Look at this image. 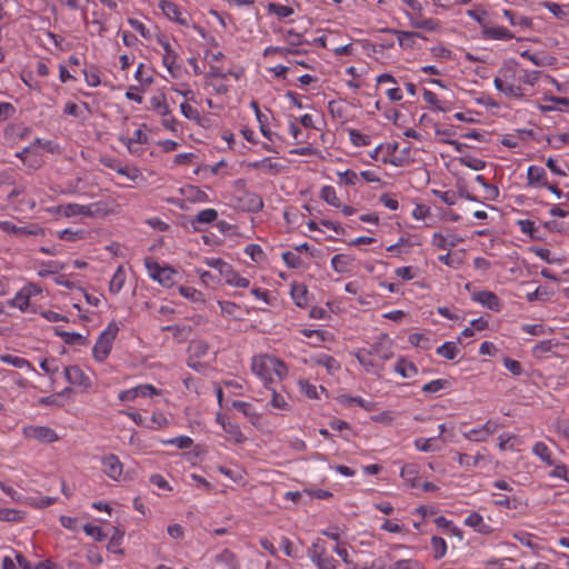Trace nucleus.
Wrapping results in <instances>:
<instances>
[{"label":"nucleus","instance_id":"obj_1","mask_svg":"<svg viewBox=\"0 0 569 569\" xmlns=\"http://www.w3.org/2000/svg\"><path fill=\"white\" fill-rule=\"evenodd\" d=\"M322 49L326 50L322 73H340V68L355 54L353 44L347 37L327 29H322Z\"/></svg>","mask_w":569,"mask_h":569},{"label":"nucleus","instance_id":"obj_2","mask_svg":"<svg viewBox=\"0 0 569 569\" xmlns=\"http://www.w3.org/2000/svg\"><path fill=\"white\" fill-rule=\"evenodd\" d=\"M251 370L266 388H271V385L282 381L288 376L286 363L279 358L267 353L252 358Z\"/></svg>","mask_w":569,"mask_h":569},{"label":"nucleus","instance_id":"obj_3","mask_svg":"<svg viewBox=\"0 0 569 569\" xmlns=\"http://www.w3.org/2000/svg\"><path fill=\"white\" fill-rule=\"evenodd\" d=\"M118 210L119 206L113 200H100L88 204L70 202L58 206L59 213L68 219L104 218L118 212Z\"/></svg>","mask_w":569,"mask_h":569},{"label":"nucleus","instance_id":"obj_4","mask_svg":"<svg viewBox=\"0 0 569 569\" xmlns=\"http://www.w3.org/2000/svg\"><path fill=\"white\" fill-rule=\"evenodd\" d=\"M517 76L518 63L515 60H507L498 70L493 86L506 97L521 99L525 97V92L522 87L516 83Z\"/></svg>","mask_w":569,"mask_h":569},{"label":"nucleus","instance_id":"obj_5","mask_svg":"<svg viewBox=\"0 0 569 569\" xmlns=\"http://www.w3.org/2000/svg\"><path fill=\"white\" fill-rule=\"evenodd\" d=\"M42 287L34 282H28L7 301V305L22 313H38L40 309L38 298L42 297Z\"/></svg>","mask_w":569,"mask_h":569},{"label":"nucleus","instance_id":"obj_6","mask_svg":"<svg viewBox=\"0 0 569 569\" xmlns=\"http://www.w3.org/2000/svg\"><path fill=\"white\" fill-rule=\"evenodd\" d=\"M326 536V540L322 541V569H336L338 561L325 557L327 553L336 552L346 563H349V552L347 543L341 539V532L335 531H322Z\"/></svg>","mask_w":569,"mask_h":569},{"label":"nucleus","instance_id":"obj_7","mask_svg":"<svg viewBox=\"0 0 569 569\" xmlns=\"http://www.w3.org/2000/svg\"><path fill=\"white\" fill-rule=\"evenodd\" d=\"M144 267L148 276L163 288L170 289L178 282L179 271L169 264H161L158 261L147 258Z\"/></svg>","mask_w":569,"mask_h":569},{"label":"nucleus","instance_id":"obj_8","mask_svg":"<svg viewBox=\"0 0 569 569\" xmlns=\"http://www.w3.org/2000/svg\"><path fill=\"white\" fill-rule=\"evenodd\" d=\"M119 330L118 323L116 321H111L100 332L92 348V358L97 362L101 363L109 357Z\"/></svg>","mask_w":569,"mask_h":569},{"label":"nucleus","instance_id":"obj_9","mask_svg":"<svg viewBox=\"0 0 569 569\" xmlns=\"http://www.w3.org/2000/svg\"><path fill=\"white\" fill-rule=\"evenodd\" d=\"M159 8L170 21L186 28L192 27L202 37H204V29L199 26L192 24L190 13L187 10L182 9L179 4L170 0H161L159 2Z\"/></svg>","mask_w":569,"mask_h":569},{"label":"nucleus","instance_id":"obj_10","mask_svg":"<svg viewBox=\"0 0 569 569\" xmlns=\"http://www.w3.org/2000/svg\"><path fill=\"white\" fill-rule=\"evenodd\" d=\"M533 107L541 113L569 112V98L543 92L533 101Z\"/></svg>","mask_w":569,"mask_h":569},{"label":"nucleus","instance_id":"obj_11","mask_svg":"<svg viewBox=\"0 0 569 569\" xmlns=\"http://www.w3.org/2000/svg\"><path fill=\"white\" fill-rule=\"evenodd\" d=\"M0 230L10 237L24 239L28 237H43L46 230L37 223L17 226L9 220H0Z\"/></svg>","mask_w":569,"mask_h":569},{"label":"nucleus","instance_id":"obj_12","mask_svg":"<svg viewBox=\"0 0 569 569\" xmlns=\"http://www.w3.org/2000/svg\"><path fill=\"white\" fill-rule=\"evenodd\" d=\"M466 289L470 291V299L482 306L486 309H489L493 312H500L502 310V302L500 298L492 291L489 290H473L471 291V283L466 284Z\"/></svg>","mask_w":569,"mask_h":569},{"label":"nucleus","instance_id":"obj_13","mask_svg":"<svg viewBox=\"0 0 569 569\" xmlns=\"http://www.w3.org/2000/svg\"><path fill=\"white\" fill-rule=\"evenodd\" d=\"M500 428H502V425L499 420L488 419L483 425L463 432V437L473 442H482L496 433Z\"/></svg>","mask_w":569,"mask_h":569},{"label":"nucleus","instance_id":"obj_14","mask_svg":"<svg viewBox=\"0 0 569 569\" xmlns=\"http://www.w3.org/2000/svg\"><path fill=\"white\" fill-rule=\"evenodd\" d=\"M463 239L451 229H442L432 234L431 246L440 250L449 251L451 248L458 246Z\"/></svg>","mask_w":569,"mask_h":569},{"label":"nucleus","instance_id":"obj_15","mask_svg":"<svg viewBox=\"0 0 569 569\" xmlns=\"http://www.w3.org/2000/svg\"><path fill=\"white\" fill-rule=\"evenodd\" d=\"M22 432L27 439L37 440L42 443H51L59 439L53 429L44 426H27Z\"/></svg>","mask_w":569,"mask_h":569},{"label":"nucleus","instance_id":"obj_16","mask_svg":"<svg viewBox=\"0 0 569 569\" xmlns=\"http://www.w3.org/2000/svg\"><path fill=\"white\" fill-rule=\"evenodd\" d=\"M377 86L390 84L386 89L385 94L391 102H399L403 99L401 88L398 86L399 81L391 73H381L376 78Z\"/></svg>","mask_w":569,"mask_h":569},{"label":"nucleus","instance_id":"obj_17","mask_svg":"<svg viewBox=\"0 0 569 569\" xmlns=\"http://www.w3.org/2000/svg\"><path fill=\"white\" fill-rule=\"evenodd\" d=\"M102 470L107 477L114 481L123 479V463L118 456L110 453L101 460Z\"/></svg>","mask_w":569,"mask_h":569},{"label":"nucleus","instance_id":"obj_18","mask_svg":"<svg viewBox=\"0 0 569 569\" xmlns=\"http://www.w3.org/2000/svg\"><path fill=\"white\" fill-rule=\"evenodd\" d=\"M526 179L527 188L531 189H543L549 182L546 169L536 164L527 168Z\"/></svg>","mask_w":569,"mask_h":569},{"label":"nucleus","instance_id":"obj_19","mask_svg":"<svg viewBox=\"0 0 569 569\" xmlns=\"http://www.w3.org/2000/svg\"><path fill=\"white\" fill-rule=\"evenodd\" d=\"M481 38L490 41H509L515 38L511 30L503 26H496L488 22L481 30Z\"/></svg>","mask_w":569,"mask_h":569},{"label":"nucleus","instance_id":"obj_20","mask_svg":"<svg viewBox=\"0 0 569 569\" xmlns=\"http://www.w3.org/2000/svg\"><path fill=\"white\" fill-rule=\"evenodd\" d=\"M463 525L468 528H471L475 532L482 536H490L493 533L495 529L492 526L485 521L482 515L477 511L470 512L465 519Z\"/></svg>","mask_w":569,"mask_h":569},{"label":"nucleus","instance_id":"obj_21","mask_svg":"<svg viewBox=\"0 0 569 569\" xmlns=\"http://www.w3.org/2000/svg\"><path fill=\"white\" fill-rule=\"evenodd\" d=\"M66 379L74 386L89 388L92 382L84 371L78 366H69L64 368Z\"/></svg>","mask_w":569,"mask_h":569},{"label":"nucleus","instance_id":"obj_22","mask_svg":"<svg viewBox=\"0 0 569 569\" xmlns=\"http://www.w3.org/2000/svg\"><path fill=\"white\" fill-rule=\"evenodd\" d=\"M407 17L410 20L411 27L416 29H422L429 32H436L441 29V22L435 18H422L419 16H409V11H406Z\"/></svg>","mask_w":569,"mask_h":569},{"label":"nucleus","instance_id":"obj_23","mask_svg":"<svg viewBox=\"0 0 569 569\" xmlns=\"http://www.w3.org/2000/svg\"><path fill=\"white\" fill-rule=\"evenodd\" d=\"M530 251L536 257H538L539 259H541L542 261H545L549 264L562 266L565 262V259L561 254L553 252L546 247L533 246L530 248Z\"/></svg>","mask_w":569,"mask_h":569},{"label":"nucleus","instance_id":"obj_24","mask_svg":"<svg viewBox=\"0 0 569 569\" xmlns=\"http://www.w3.org/2000/svg\"><path fill=\"white\" fill-rule=\"evenodd\" d=\"M322 173L326 174L328 179H333L331 173H335L338 177V183L339 184H346V186H355L358 182L359 176L352 170H345V171H335L330 169L329 167H325L322 170Z\"/></svg>","mask_w":569,"mask_h":569},{"label":"nucleus","instance_id":"obj_25","mask_svg":"<svg viewBox=\"0 0 569 569\" xmlns=\"http://www.w3.org/2000/svg\"><path fill=\"white\" fill-rule=\"evenodd\" d=\"M420 467L417 463H406L400 471V477L410 488L420 487Z\"/></svg>","mask_w":569,"mask_h":569},{"label":"nucleus","instance_id":"obj_26","mask_svg":"<svg viewBox=\"0 0 569 569\" xmlns=\"http://www.w3.org/2000/svg\"><path fill=\"white\" fill-rule=\"evenodd\" d=\"M182 197L192 203H204L209 201L208 194L197 186H184L180 188Z\"/></svg>","mask_w":569,"mask_h":569},{"label":"nucleus","instance_id":"obj_27","mask_svg":"<svg viewBox=\"0 0 569 569\" xmlns=\"http://www.w3.org/2000/svg\"><path fill=\"white\" fill-rule=\"evenodd\" d=\"M435 523L438 528H440L446 535L456 537L459 541L463 540L462 530L457 527L451 520L447 519L443 516H439L435 519Z\"/></svg>","mask_w":569,"mask_h":569},{"label":"nucleus","instance_id":"obj_28","mask_svg":"<svg viewBox=\"0 0 569 569\" xmlns=\"http://www.w3.org/2000/svg\"><path fill=\"white\" fill-rule=\"evenodd\" d=\"M393 370L402 378H413L418 375V367L405 357L398 358Z\"/></svg>","mask_w":569,"mask_h":569},{"label":"nucleus","instance_id":"obj_29","mask_svg":"<svg viewBox=\"0 0 569 569\" xmlns=\"http://www.w3.org/2000/svg\"><path fill=\"white\" fill-rule=\"evenodd\" d=\"M393 33L402 49H413L416 47L417 39H423L421 33L415 31L393 30Z\"/></svg>","mask_w":569,"mask_h":569},{"label":"nucleus","instance_id":"obj_30","mask_svg":"<svg viewBox=\"0 0 569 569\" xmlns=\"http://www.w3.org/2000/svg\"><path fill=\"white\" fill-rule=\"evenodd\" d=\"M475 183L480 186L482 188V198L485 200L495 201L499 197V189L498 187L489 183L486 178L481 174H477L473 180Z\"/></svg>","mask_w":569,"mask_h":569},{"label":"nucleus","instance_id":"obj_31","mask_svg":"<svg viewBox=\"0 0 569 569\" xmlns=\"http://www.w3.org/2000/svg\"><path fill=\"white\" fill-rule=\"evenodd\" d=\"M232 407L240 411L252 425H257L260 421L261 416L251 403L236 400L232 402Z\"/></svg>","mask_w":569,"mask_h":569},{"label":"nucleus","instance_id":"obj_32","mask_svg":"<svg viewBox=\"0 0 569 569\" xmlns=\"http://www.w3.org/2000/svg\"><path fill=\"white\" fill-rule=\"evenodd\" d=\"M227 284L236 288H248L250 281L248 278L240 276V273L231 266L222 277Z\"/></svg>","mask_w":569,"mask_h":569},{"label":"nucleus","instance_id":"obj_33","mask_svg":"<svg viewBox=\"0 0 569 569\" xmlns=\"http://www.w3.org/2000/svg\"><path fill=\"white\" fill-rule=\"evenodd\" d=\"M54 335L60 337L67 345L86 346L88 343L87 337L79 332L64 331L59 328H54Z\"/></svg>","mask_w":569,"mask_h":569},{"label":"nucleus","instance_id":"obj_34","mask_svg":"<svg viewBox=\"0 0 569 569\" xmlns=\"http://www.w3.org/2000/svg\"><path fill=\"white\" fill-rule=\"evenodd\" d=\"M121 141L127 146L131 153L136 154L138 153V148H136V144L147 143L148 136L142 131V129H136L131 137L121 138Z\"/></svg>","mask_w":569,"mask_h":569},{"label":"nucleus","instance_id":"obj_35","mask_svg":"<svg viewBox=\"0 0 569 569\" xmlns=\"http://www.w3.org/2000/svg\"><path fill=\"white\" fill-rule=\"evenodd\" d=\"M282 259L286 262V264L290 268H302L308 266V263L310 262L307 260V256H302L295 249L282 252Z\"/></svg>","mask_w":569,"mask_h":569},{"label":"nucleus","instance_id":"obj_36","mask_svg":"<svg viewBox=\"0 0 569 569\" xmlns=\"http://www.w3.org/2000/svg\"><path fill=\"white\" fill-rule=\"evenodd\" d=\"M157 42L163 49L162 63L171 64L172 61H178V53L171 47L168 38L164 34H158Z\"/></svg>","mask_w":569,"mask_h":569},{"label":"nucleus","instance_id":"obj_37","mask_svg":"<svg viewBox=\"0 0 569 569\" xmlns=\"http://www.w3.org/2000/svg\"><path fill=\"white\" fill-rule=\"evenodd\" d=\"M118 174L126 177L132 182L144 180L142 172L139 168L133 166H110Z\"/></svg>","mask_w":569,"mask_h":569},{"label":"nucleus","instance_id":"obj_38","mask_svg":"<svg viewBox=\"0 0 569 569\" xmlns=\"http://www.w3.org/2000/svg\"><path fill=\"white\" fill-rule=\"evenodd\" d=\"M150 109L159 116H167L170 107L164 93H158L150 98Z\"/></svg>","mask_w":569,"mask_h":569},{"label":"nucleus","instance_id":"obj_39","mask_svg":"<svg viewBox=\"0 0 569 569\" xmlns=\"http://www.w3.org/2000/svg\"><path fill=\"white\" fill-rule=\"evenodd\" d=\"M222 430L226 433L227 440L230 442L240 445L247 440L246 436L242 433L238 423L230 421L229 423L224 425V428Z\"/></svg>","mask_w":569,"mask_h":569},{"label":"nucleus","instance_id":"obj_40","mask_svg":"<svg viewBox=\"0 0 569 569\" xmlns=\"http://www.w3.org/2000/svg\"><path fill=\"white\" fill-rule=\"evenodd\" d=\"M513 539L520 542L522 546H526L535 551L540 550V546L538 543V537L528 531H516L512 533Z\"/></svg>","mask_w":569,"mask_h":569},{"label":"nucleus","instance_id":"obj_41","mask_svg":"<svg viewBox=\"0 0 569 569\" xmlns=\"http://www.w3.org/2000/svg\"><path fill=\"white\" fill-rule=\"evenodd\" d=\"M0 361L7 365H10L12 367L19 368V369H27L29 371H34L33 366L30 363L29 360L22 357H18L11 353L0 355Z\"/></svg>","mask_w":569,"mask_h":569},{"label":"nucleus","instance_id":"obj_42","mask_svg":"<svg viewBox=\"0 0 569 569\" xmlns=\"http://www.w3.org/2000/svg\"><path fill=\"white\" fill-rule=\"evenodd\" d=\"M126 269L122 266H119L109 282V291L112 295L119 293L126 283Z\"/></svg>","mask_w":569,"mask_h":569},{"label":"nucleus","instance_id":"obj_43","mask_svg":"<svg viewBox=\"0 0 569 569\" xmlns=\"http://www.w3.org/2000/svg\"><path fill=\"white\" fill-rule=\"evenodd\" d=\"M458 345L455 341H446L436 349V353L447 360H453L460 353Z\"/></svg>","mask_w":569,"mask_h":569},{"label":"nucleus","instance_id":"obj_44","mask_svg":"<svg viewBox=\"0 0 569 569\" xmlns=\"http://www.w3.org/2000/svg\"><path fill=\"white\" fill-rule=\"evenodd\" d=\"M503 17L509 21V23L513 27H520L522 29L530 28L532 26V20L526 16H519L512 10L505 9Z\"/></svg>","mask_w":569,"mask_h":569},{"label":"nucleus","instance_id":"obj_45","mask_svg":"<svg viewBox=\"0 0 569 569\" xmlns=\"http://www.w3.org/2000/svg\"><path fill=\"white\" fill-rule=\"evenodd\" d=\"M532 453L547 466H553L552 451L543 441H537L532 446Z\"/></svg>","mask_w":569,"mask_h":569},{"label":"nucleus","instance_id":"obj_46","mask_svg":"<svg viewBox=\"0 0 569 569\" xmlns=\"http://www.w3.org/2000/svg\"><path fill=\"white\" fill-rule=\"evenodd\" d=\"M339 402L343 406L357 405L363 408L366 411H372L375 409V403L372 401L366 400L361 397H351L347 395H341L339 398Z\"/></svg>","mask_w":569,"mask_h":569},{"label":"nucleus","instance_id":"obj_47","mask_svg":"<svg viewBox=\"0 0 569 569\" xmlns=\"http://www.w3.org/2000/svg\"><path fill=\"white\" fill-rule=\"evenodd\" d=\"M386 569H426V567L419 559L407 558L391 562Z\"/></svg>","mask_w":569,"mask_h":569},{"label":"nucleus","instance_id":"obj_48","mask_svg":"<svg viewBox=\"0 0 569 569\" xmlns=\"http://www.w3.org/2000/svg\"><path fill=\"white\" fill-rule=\"evenodd\" d=\"M432 557L436 560L442 559L448 550L446 540L442 537L433 536L430 541Z\"/></svg>","mask_w":569,"mask_h":569},{"label":"nucleus","instance_id":"obj_49","mask_svg":"<svg viewBox=\"0 0 569 569\" xmlns=\"http://www.w3.org/2000/svg\"><path fill=\"white\" fill-rule=\"evenodd\" d=\"M486 459V457L481 453H477L476 456H471L468 453H458L457 461L461 467H466L468 469L479 467L480 463Z\"/></svg>","mask_w":569,"mask_h":569},{"label":"nucleus","instance_id":"obj_50","mask_svg":"<svg viewBox=\"0 0 569 569\" xmlns=\"http://www.w3.org/2000/svg\"><path fill=\"white\" fill-rule=\"evenodd\" d=\"M30 133V128L22 124H9L4 130L7 140L23 139Z\"/></svg>","mask_w":569,"mask_h":569},{"label":"nucleus","instance_id":"obj_51","mask_svg":"<svg viewBox=\"0 0 569 569\" xmlns=\"http://www.w3.org/2000/svg\"><path fill=\"white\" fill-rule=\"evenodd\" d=\"M189 352H190V358H197V359H200V358H203L208 355L209 352V346L206 341L203 340H193L190 342V346H189Z\"/></svg>","mask_w":569,"mask_h":569},{"label":"nucleus","instance_id":"obj_52","mask_svg":"<svg viewBox=\"0 0 569 569\" xmlns=\"http://www.w3.org/2000/svg\"><path fill=\"white\" fill-rule=\"evenodd\" d=\"M348 136L350 142L355 147H366L371 143V137L367 133H363L357 129H348Z\"/></svg>","mask_w":569,"mask_h":569},{"label":"nucleus","instance_id":"obj_53","mask_svg":"<svg viewBox=\"0 0 569 569\" xmlns=\"http://www.w3.org/2000/svg\"><path fill=\"white\" fill-rule=\"evenodd\" d=\"M422 98L426 103L430 104L438 111L446 112L449 110L447 102L441 101L433 91L425 90Z\"/></svg>","mask_w":569,"mask_h":569},{"label":"nucleus","instance_id":"obj_54","mask_svg":"<svg viewBox=\"0 0 569 569\" xmlns=\"http://www.w3.org/2000/svg\"><path fill=\"white\" fill-rule=\"evenodd\" d=\"M24 519V512L12 508H0V521L21 522Z\"/></svg>","mask_w":569,"mask_h":569},{"label":"nucleus","instance_id":"obj_55","mask_svg":"<svg viewBox=\"0 0 569 569\" xmlns=\"http://www.w3.org/2000/svg\"><path fill=\"white\" fill-rule=\"evenodd\" d=\"M179 293L191 302H204L203 293L193 287L180 286Z\"/></svg>","mask_w":569,"mask_h":569},{"label":"nucleus","instance_id":"obj_56","mask_svg":"<svg viewBox=\"0 0 569 569\" xmlns=\"http://www.w3.org/2000/svg\"><path fill=\"white\" fill-rule=\"evenodd\" d=\"M271 400L269 402V406L274 410H290V403L288 402L287 398L283 395L277 392L274 389H271Z\"/></svg>","mask_w":569,"mask_h":569},{"label":"nucleus","instance_id":"obj_57","mask_svg":"<svg viewBox=\"0 0 569 569\" xmlns=\"http://www.w3.org/2000/svg\"><path fill=\"white\" fill-rule=\"evenodd\" d=\"M291 296L295 303L299 307H305L308 303V290L305 284L292 286Z\"/></svg>","mask_w":569,"mask_h":569},{"label":"nucleus","instance_id":"obj_58","mask_svg":"<svg viewBox=\"0 0 569 569\" xmlns=\"http://www.w3.org/2000/svg\"><path fill=\"white\" fill-rule=\"evenodd\" d=\"M520 56L527 60H529L531 63H533L537 67H546L552 64V58L540 56L537 53H531L529 50H525L520 52Z\"/></svg>","mask_w":569,"mask_h":569},{"label":"nucleus","instance_id":"obj_59","mask_svg":"<svg viewBox=\"0 0 569 569\" xmlns=\"http://www.w3.org/2000/svg\"><path fill=\"white\" fill-rule=\"evenodd\" d=\"M352 263V259L347 254H336L331 259L332 268L337 272H347Z\"/></svg>","mask_w":569,"mask_h":569},{"label":"nucleus","instance_id":"obj_60","mask_svg":"<svg viewBox=\"0 0 569 569\" xmlns=\"http://www.w3.org/2000/svg\"><path fill=\"white\" fill-rule=\"evenodd\" d=\"M244 253L248 254L256 263H263L267 260V256L259 244H248L244 248Z\"/></svg>","mask_w":569,"mask_h":569},{"label":"nucleus","instance_id":"obj_61","mask_svg":"<svg viewBox=\"0 0 569 569\" xmlns=\"http://www.w3.org/2000/svg\"><path fill=\"white\" fill-rule=\"evenodd\" d=\"M203 262L208 267L217 270L221 277H223L224 273L228 271V269L231 267L230 263H228L224 260L217 258V257H206L203 259Z\"/></svg>","mask_w":569,"mask_h":569},{"label":"nucleus","instance_id":"obj_62","mask_svg":"<svg viewBox=\"0 0 569 569\" xmlns=\"http://www.w3.org/2000/svg\"><path fill=\"white\" fill-rule=\"evenodd\" d=\"M542 76H545V73L539 70L523 69L521 70L519 79L522 83L533 87L540 79L542 80Z\"/></svg>","mask_w":569,"mask_h":569},{"label":"nucleus","instance_id":"obj_63","mask_svg":"<svg viewBox=\"0 0 569 569\" xmlns=\"http://www.w3.org/2000/svg\"><path fill=\"white\" fill-rule=\"evenodd\" d=\"M547 141L552 149H561L563 146H569V133L559 132L551 134Z\"/></svg>","mask_w":569,"mask_h":569},{"label":"nucleus","instance_id":"obj_64","mask_svg":"<svg viewBox=\"0 0 569 569\" xmlns=\"http://www.w3.org/2000/svg\"><path fill=\"white\" fill-rule=\"evenodd\" d=\"M16 559L19 561V565L22 567V569H54V565L50 561H41L31 567L29 561L20 553L16 555Z\"/></svg>","mask_w":569,"mask_h":569}]
</instances>
